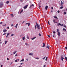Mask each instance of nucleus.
<instances>
[{
  "mask_svg": "<svg viewBox=\"0 0 67 67\" xmlns=\"http://www.w3.org/2000/svg\"><path fill=\"white\" fill-rule=\"evenodd\" d=\"M25 44L27 46L29 45V44H27V43H25Z\"/></svg>",
  "mask_w": 67,
  "mask_h": 67,
  "instance_id": "4be33fe9",
  "label": "nucleus"
},
{
  "mask_svg": "<svg viewBox=\"0 0 67 67\" xmlns=\"http://www.w3.org/2000/svg\"><path fill=\"white\" fill-rule=\"evenodd\" d=\"M10 15L12 16V17H13V14H11Z\"/></svg>",
  "mask_w": 67,
  "mask_h": 67,
  "instance_id": "c85d7f7f",
  "label": "nucleus"
},
{
  "mask_svg": "<svg viewBox=\"0 0 67 67\" xmlns=\"http://www.w3.org/2000/svg\"><path fill=\"white\" fill-rule=\"evenodd\" d=\"M48 24H50L49 23V21H48Z\"/></svg>",
  "mask_w": 67,
  "mask_h": 67,
  "instance_id": "e433bc0d",
  "label": "nucleus"
},
{
  "mask_svg": "<svg viewBox=\"0 0 67 67\" xmlns=\"http://www.w3.org/2000/svg\"><path fill=\"white\" fill-rule=\"evenodd\" d=\"M25 37H23V41H24V40L25 39Z\"/></svg>",
  "mask_w": 67,
  "mask_h": 67,
  "instance_id": "ddd939ff",
  "label": "nucleus"
},
{
  "mask_svg": "<svg viewBox=\"0 0 67 67\" xmlns=\"http://www.w3.org/2000/svg\"><path fill=\"white\" fill-rule=\"evenodd\" d=\"M46 57H44L43 58V59H44Z\"/></svg>",
  "mask_w": 67,
  "mask_h": 67,
  "instance_id": "37998d69",
  "label": "nucleus"
},
{
  "mask_svg": "<svg viewBox=\"0 0 67 67\" xmlns=\"http://www.w3.org/2000/svg\"><path fill=\"white\" fill-rule=\"evenodd\" d=\"M9 34H10V33H7L6 37H8V35H9Z\"/></svg>",
  "mask_w": 67,
  "mask_h": 67,
  "instance_id": "f8f14e48",
  "label": "nucleus"
},
{
  "mask_svg": "<svg viewBox=\"0 0 67 67\" xmlns=\"http://www.w3.org/2000/svg\"><path fill=\"white\" fill-rule=\"evenodd\" d=\"M5 44H7V41H5Z\"/></svg>",
  "mask_w": 67,
  "mask_h": 67,
  "instance_id": "4c0bfd02",
  "label": "nucleus"
},
{
  "mask_svg": "<svg viewBox=\"0 0 67 67\" xmlns=\"http://www.w3.org/2000/svg\"><path fill=\"white\" fill-rule=\"evenodd\" d=\"M16 52H17L16 51H15L14 52H13V54H15V53H16Z\"/></svg>",
  "mask_w": 67,
  "mask_h": 67,
  "instance_id": "f3484780",
  "label": "nucleus"
},
{
  "mask_svg": "<svg viewBox=\"0 0 67 67\" xmlns=\"http://www.w3.org/2000/svg\"><path fill=\"white\" fill-rule=\"evenodd\" d=\"M27 6H28V5H27L24 6V9H26V8L27 7Z\"/></svg>",
  "mask_w": 67,
  "mask_h": 67,
  "instance_id": "7ed1b4c3",
  "label": "nucleus"
},
{
  "mask_svg": "<svg viewBox=\"0 0 67 67\" xmlns=\"http://www.w3.org/2000/svg\"><path fill=\"white\" fill-rule=\"evenodd\" d=\"M65 49H67V47H65Z\"/></svg>",
  "mask_w": 67,
  "mask_h": 67,
  "instance_id": "3c124183",
  "label": "nucleus"
},
{
  "mask_svg": "<svg viewBox=\"0 0 67 67\" xmlns=\"http://www.w3.org/2000/svg\"><path fill=\"white\" fill-rule=\"evenodd\" d=\"M40 7H41V6H40V5H39V8H40Z\"/></svg>",
  "mask_w": 67,
  "mask_h": 67,
  "instance_id": "338daca9",
  "label": "nucleus"
},
{
  "mask_svg": "<svg viewBox=\"0 0 67 67\" xmlns=\"http://www.w3.org/2000/svg\"><path fill=\"white\" fill-rule=\"evenodd\" d=\"M51 8H52V9L53 10V7H52Z\"/></svg>",
  "mask_w": 67,
  "mask_h": 67,
  "instance_id": "603ef678",
  "label": "nucleus"
},
{
  "mask_svg": "<svg viewBox=\"0 0 67 67\" xmlns=\"http://www.w3.org/2000/svg\"><path fill=\"white\" fill-rule=\"evenodd\" d=\"M47 58H48L47 57L46 58V60H47Z\"/></svg>",
  "mask_w": 67,
  "mask_h": 67,
  "instance_id": "c9c22d12",
  "label": "nucleus"
},
{
  "mask_svg": "<svg viewBox=\"0 0 67 67\" xmlns=\"http://www.w3.org/2000/svg\"><path fill=\"white\" fill-rule=\"evenodd\" d=\"M54 18H55V19H58V18L57 17V16H55L54 17Z\"/></svg>",
  "mask_w": 67,
  "mask_h": 67,
  "instance_id": "6ab92c4d",
  "label": "nucleus"
},
{
  "mask_svg": "<svg viewBox=\"0 0 67 67\" xmlns=\"http://www.w3.org/2000/svg\"><path fill=\"white\" fill-rule=\"evenodd\" d=\"M57 32H59V30L57 29Z\"/></svg>",
  "mask_w": 67,
  "mask_h": 67,
  "instance_id": "79ce46f5",
  "label": "nucleus"
},
{
  "mask_svg": "<svg viewBox=\"0 0 67 67\" xmlns=\"http://www.w3.org/2000/svg\"><path fill=\"white\" fill-rule=\"evenodd\" d=\"M47 9H48V6H46L45 7V9L46 10H47Z\"/></svg>",
  "mask_w": 67,
  "mask_h": 67,
  "instance_id": "6e6552de",
  "label": "nucleus"
},
{
  "mask_svg": "<svg viewBox=\"0 0 67 67\" xmlns=\"http://www.w3.org/2000/svg\"><path fill=\"white\" fill-rule=\"evenodd\" d=\"M46 48H48V49H49V47L48 46V44H47V46L46 47Z\"/></svg>",
  "mask_w": 67,
  "mask_h": 67,
  "instance_id": "0eeeda50",
  "label": "nucleus"
},
{
  "mask_svg": "<svg viewBox=\"0 0 67 67\" xmlns=\"http://www.w3.org/2000/svg\"><path fill=\"white\" fill-rule=\"evenodd\" d=\"M7 29H10V28H9V27H7Z\"/></svg>",
  "mask_w": 67,
  "mask_h": 67,
  "instance_id": "473e14b6",
  "label": "nucleus"
},
{
  "mask_svg": "<svg viewBox=\"0 0 67 67\" xmlns=\"http://www.w3.org/2000/svg\"><path fill=\"white\" fill-rule=\"evenodd\" d=\"M7 60H9V58H7Z\"/></svg>",
  "mask_w": 67,
  "mask_h": 67,
  "instance_id": "e2e57ef3",
  "label": "nucleus"
},
{
  "mask_svg": "<svg viewBox=\"0 0 67 67\" xmlns=\"http://www.w3.org/2000/svg\"><path fill=\"white\" fill-rule=\"evenodd\" d=\"M59 12H59V10L58 11V13H59Z\"/></svg>",
  "mask_w": 67,
  "mask_h": 67,
  "instance_id": "c03bdc74",
  "label": "nucleus"
},
{
  "mask_svg": "<svg viewBox=\"0 0 67 67\" xmlns=\"http://www.w3.org/2000/svg\"><path fill=\"white\" fill-rule=\"evenodd\" d=\"M63 31H66V29H63Z\"/></svg>",
  "mask_w": 67,
  "mask_h": 67,
  "instance_id": "b1692460",
  "label": "nucleus"
},
{
  "mask_svg": "<svg viewBox=\"0 0 67 67\" xmlns=\"http://www.w3.org/2000/svg\"><path fill=\"white\" fill-rule=\"evenodd\" d=\"M2 23H3L2 22L0 23V24H2Z\"/></svg>",
  "mask_w": 67,
  "mask_h": 67,
  "instance_id": "09e8293b",
  "label": "nucleus"
},
{
  "mask_svg": "<svg viewBox=\"0 0 67 67\" xmlns=\"http://www.w3.org/2000/svg\"><path fill=\"white\" fill-rule=\"evenodd\" d=\"M7 32L5 33L4 34H3V35H5V34H6Z\"/></svg>",
  "mask_w": 67,
  "mask_h": 67,
  "instance_id": "2f4dec72",
  "label": "nucleus"
},
{
  "mask_svg": "<svg viewBox=\"0 0 67 67\" xmlns=\"http://www.w3.org/2000/svg\"><path fill=\"white\" fill-rule=\"evenodd\" d=\"M3 6V3L2 2H1L0 3V7H2Z\"/></svg>",
  "mask_w": 67,
  "mask_h": 67,
  "instance_id": "f03ea898",
  "label": "nucleus"
},
{
  "mask_svg": "<svg viewBox=\"0 0 67 67\" xmlns=\"http://www.w3.org/2000/svg\"><path fill=\"white\" fill-rule=\"evenodd\" d=\"M9 3V1H7L6 2V3H7V4H8V3Z\"/></svg>",
  "mask_w": 67,
  "mask_h": 67,
  "instance_id": "5701e85b",
  "label": "nucleus"
},
{
  "mask_svg": "<svg viewBox=\"0 0 67 67\" xmlns=\"http://www.w3.org/2000/svg\"><path fill=\"white\" fill-rule=\"evenodd\" d=\"M29 55H33V53H29Z\"/></svg>",
  "mask_w": 67,
  "mask_h": 67,
  "instance_id": "9d476101",
  "label": "nucleus"
},
{
  "mask_svg": "<svg viewBox=\"0 0 67 67\" xmlns=\"http://www.w3.org/2000/svg\"><path fill=\"white\" fill-rule=\"evenodd\" d=\"M43 67H46V65H44L43 66Z\"/></svg>",
  "mask_w": 67,
  "mask_h": 67,
  "instance_id": "864d4df0",
  "label": "nucleus"
},
{
  "mask_svg": "<svg viewBox=\"0 0 67 67\" xmlns=\"http://www.w3.org/2000/svg\"><path fill=\"white\" fill-rule=\"evenodd\" d=\"M54 35H53V37H54Z\"/></svg>",
  "mask_w": 67,
  "mask_h": 67,
  "instance_id": "774afa93",
  "label": "nucleus"
},
{
  "mask_svg": "<svg viewBox=\"0 0 67 67\" xmlns=\"http://www.w3.org/2000/svg\"><path fill=\"white\" fill-rule=\"evenodd\" d=\"M53 33L54 34V35H55V34H56V32L55 31L53 32Z\"/></svg>",
  "mask_w": 67,
  "mask_h": 67,
  "instance_id": "412c9836",
  "label": "nucleus"
},
{
  "mask_svg": "<svg viewBox=\"0 0 67 67\" xmlns=\"http://www.w3.org/2000/svg\"><path fill=\"white\" fill-rule=\"evenodd\" d=\"M24 59H22V60H20V62H23V61H24Z\"/></svg>",
  "mask_w": 67,
  "mask_h": 67,
  "instance_id": "aec40b11",
  "label": "nucleus"
},
{
  "mask_svg": "<svg viewBox=\"0 0 67 67\" xmlns=\"http://www.w3.org/2000/svg\"><path fill=\"white\" fill-rule=\"evenodd\" d=\"M15 62H18V60H16L15 61Z\"/></svg>",
  "mask_w": 67,
  "mask_h": 67,
  "instance_id": "c756f323",
  "label": "nucleus"
},
{
  "mask_svg": "<svg viewBox=\"0 0 67 67\" xmlns=\"http://www.w3.org/2000/svg\"><path fill=\"white\" fill-rule=\"evenodd\" d=\"M64 25V24H62V25H61V26H63V25Z\"/></svg>",
  "mask_w": 67,
  "mask_h": 67,
  "instance_id": "6e6d98bb",
  "label": "nucleus"
},
{
  "mask_svg": "<svg viewBox=\"0 0 67 67\" xmlns=\"http://www.w3.org/2000/svg\"><path fill=\"white\" fill-rule=\"evenodd\" d=\"M60 32H58V36H60Z\"/></svg>",
  "mask_w": 67,
  "mask_h": 67,
  "instance_id": "1a4fd4ad",
  "label": "nucleus"
},
{
  "mask_svg": "<svg viewBox=\"0 0 67 67\" xmlns=\"http://www.w3.org/2000/svg\"><path fill=\"white\" fill-rule=\"evenodd\" d=\"M36 38V37H35L34 38H31V40H34V39H35V38Z\"/></svg>",
  "mask_w": 67,
  "mask_h": 67,
  "instance_id": "a211bd4d",
  "label": "nucleus"
},
{
  "mask_svg": "<svg viewBox=\"0 0 67 67\" xmlns=\"http://www.w3.org/2000/svg\"><path fill=\"white\" fill-rule=\"evenodd\" d=\"M57 25L58 26H59V25L60 26L61 25V24L60 23H58Z\"/></svg>",
  "mask_w": 67,
  "mask_h": 67,
  "instance_id": "9b49d317",
  "label": "nucleus"
},
{
  "mask_svg": "<svg viewBox=\"0 0 67 67\" xmlns=\"http://www.w3.org/2000/svg\"><path fill=\"white\" fill-rule=\"evenodd\" d=\"M26 25L28 24V26H29L30 25V24L29 23H27L26 24Z\"/></svg>",
  "mask_w": 67,
  "mask_h": 67,
  "instance_id": "2eb2a0df",
  "label": "nucleus"
},
{
  "mask_svg": "<svg viewBox=\"0 0 67 67\" xmlns=\"http://www.w3.org/2000/svg\"><path fill=\"white\" fill-rule=\"evenodd\" d=\"M64 27H65L66 28V26L65 25H64Z\"/></svg>",
  "mask_w": 67,
  "mask_h": 67,
  "instance_id": "f704fd0d",
  "label": "nucleus"
},
{
  "mask_svg": "<svg viewBox=\"0 0 67 67\" xmlns=\"http://www.w3.org/2000/svg\"><path fill=\"white\" fill-rule=\"evenodd\" d=\"M21 65H23V63H21L20 64Z\"/></svg>",
  "mask_w": 67,
  "mask_h": 67,
  "instance_id": "0e129e2a",
  "label": "nucleus"
},
{
  "mask_svg": "<svg viewBox=\"0 0 67 67\" xmlns=\"http://www.w3.org/2000/svg\"><path fill=\"white\" fill-rule=\"evenodd\" d=\"M23 0H20V2H23Z\"/></svg>",
  "mask_w": 67,
  "mask_h": 67,
  "instance_id": "a878e982",
  "label": "nucleus"
},
{
  "mask_svg": "<svg viewBox=\"0 0 67 67\" xmlns=\"http://www.w3.org/2000/svg\"><path fill=\"white\" fill-rule=\"evenodd\" d=\"M12 64V62H11L10 63V65H11V64Z\"/></svg>",
  "mask_w": 67,
  "mask_h": 67,
  "instance_id": "69168bd1",
  "label": "nucleus"
},
{
  "mask_svg": "<svg viewBox=\"0 0 67 67\" xmlns=\"http://www.w3.org/2000/svg\"><path fill=\"white\" fill-rule=\"evenodd\" d=\"M35 29H36V25L35 26Z\"/></svg>",
  "mask_w": 67,
  "mask_h": 67,
  "instance_id": "8fccbe9b",
  "label": "nucleus"
},
{
  "mask_svg": "<svg viewBox=\"0 0 67 67\" xmlns=\"http://www.w3.org/2000/svg\"><path fill=\"white\" fill-rule=\"evenodd\" d=\"M36 24L37 28L38 29L40 30V25H38V24H37V23H36Z\"/></svg>",
  "mask_w": 67,
  "mask_h": 67,
  "instance_id": "f257e3e1",
  "label": "nucleus"
},
{
  "mask_svg": "<svg viewBox=\"0 0 67 67\" xmlns=\"http://www.w3.org/2000/svg\"><path fill=\"white\" fill-rule=\"evenodd\" d=\"M36 59H39V58H36Z\"/></svg>",
  "mask_w": 67,
  "mask_h": 67,
  "instance_id": "72a5a7b5",
  "label": "nucleus"
},
{
  "mask_svg": "<svg viewBox=\"0 0 67 67\" xmlns=\"http://www.w3.org/2000/svg\"><path fill=\"white\" fill-rule=\"evenodd\" d=\"M43 46H42V47H45V44L44 43H43Z\"/></svg>",
  "mask_w": 67,
  "mask_h": 67,
  "instance_id": "dca6fc26",
  "label": "nucleus"
},
{
  "mask_svg": "<svg viewBox=\"0 0 67 67\" xmlns=\"http://www.w3.org/2000/svg\"><path fill=\"white\" fill-rule=\"evenodd\" d=\"M65 59H66V60L67 61V57H65Z\"/></svg>",
  "mask_w": 67,
  "mask_h": 67,
  "instance_id": "393cba45",
  "label": "nucleus"
},
{
  "mask_svg": "<svg viewBox=\"0 0 67 67\" xmlns=\"http://www.w3.org/2000/svg\"><path fill=\"white\" fill-rule=\"evenodd\" d=\"M63 8V6H62L60 7V9H62Z\"/></svg>",
  "mask_w": 67,
  "mask_h": 67,
  "instance_id": "bb28decb",
  "label": "nucleus"
},
{
  "mask_svg": "<svg viewBox=\"0 0 67 67\" xmlns=\"http://www.w3.org/2000/svg\"><path fill=\"white\" fill-rule=\"evenodd\" d=\"M13 35H14V34H12L11 35V36H13Z\"/></svg>",
  "mask_w": 67,
  "mask_h": 67,
  "instance_id": "a18cd8bd",
  "label": "nucleus"
},
{
  "mask_svg": "<svg viewBox=\"0 0 67 67\" xmlns=\"http://www.w3.org/2000/svg\"><path fill=\"white\" fill-rule=\"evenodd\" d=\"M64 14H66V12H64Z\"/></svg>",
  "mask_w": 67,
  "mask_h": 67,
  "instance_id": "49530a36",
  "label": "nucleus"
},
{
  "mask_svg": "<svg viewBox=\"0 0 67 67\" xmlns=\"http://www.w3.org/2000/svg\"><path fill=\"white\" fill-rule=\"evenodd\" d=\"M39 5H41V3H39Z\"/></svg>",
  "mask_w": 67,
  "mask_h": 67,
  "instance_id": "58836bf2",
  "label": "nucleus"
},
{
  "mask_svg": "<svg viewBox=\"0 0 67 67\" xmlns=\"http://www.w3.org/2000/svg\"><path fill=\"white\" fill-rule=\"evenodd\" d=\"M15 27L16 28H17V27H17V26H16Z\"/></svg>",
  "mask_w": 67,
  "mask_h": 67,
  "instance_id": "5fc2aeb1",
  "label": "nucleus"
},
{
  "mask_svg": "<svg viewBox=\"0 0 67 67\" xmlns=\"http://www.w3.org/2000/svg\"><path fill=\"white\" fill-rule=\"evenodd\" d=\"M13 24H12L11 25V26H13Z\"/></svg>",
  "mask_w": 67,
  "mask_h": 67,
  "instance_id": "ea45409f",
  "label": "nucleus"
},
{
  "mask_svg": "<svg viewBox=\"0 0 67 67\" xmlns=\"http://www.w3.org/2000/svg\"><path fill=\"white\" fill-rule=\"evenodd\" d=\"M33 6V7H34V4H32V5L30 6V8H31Z\"/></svg>",
  "mask_w": 67,
  "mask_h": 67,
  "instance_id": "4468645a",
  "label": "nucleus"
},
{
  "mask_svg": "<svg viewBox=\"0 0 67 67\" xmlns=\"http://www.w3.org/2000/svg\"><path fill=\"white\" fill-rule=\"evenodd\" d=\"M39 36H41V34H39Z\"/></svg>",
  "mask_w": 67,
  "mask_h": 67,
  "instance_id": "de8ad7c7",
  "label": "nucleus"
},
{
  "mask_svg": "<svg viewBox=\"0 0 67 67\" xmlns=\"http://www.w3.org/2000/svg\"><path fill=\"white\" fill-rule=\"evenodd\" d=\"M23 10H22L20 12V14H21V13H22V12H23Z\"/></svg>",
  "mask_w": 67,
  "mask_h": 67,
  "instance_id": "cd10ccee",
  "label": "nucleus"
},
{
  "mask_svg": "<svg viewBox=\"0 0 67 67\" xmlns=\"http://www.w3.org/2000/svg\"><path fill=\"white\" fill-rule=\"evenodd\" d=\"M17 25H18V24H17L16 25V26H17Z\"/></svg>",
  "mask_w": 67,
  "mask_h": 67,
  "instance_id": "4d7b16f0",
  "label": "nucleus"
},
{
  "mask_svg": "<svg viewBox=\"0 0 67 67\" xmlns=\"http://www.w3.org/2000/svg\"><path fill=\"white\" fill-rule=\"evenodd\" d=\"M15 57L17 56V54H16L15 55Z\"/></svg>",
  "mask_w": 67,
  "mask_h": 67,
  "instance_id": "bf43d9fd",
  "label": "nucleus"
},
{
  "mask_svg": "<svg viewBox=\"0 0 67 67\" xmlns=\"http://www.w3.org/2000/svg\"><path fill=\"white\" fill-rule=\"evenodd\" d=\"M26 60H27V61H28V59H26Z\"/></svg>",
  "mask_w": 67,
  "mask_h": 67,
  "instance_id": "13d9d810",
  "label": "nucleus"
},
{
  "mask_svg": "<svg viewBox=\"0 0 67 67\" xmlns=\"http://www.w3.org/2000/svg\"><path fill=\"white\" fill-rule=\"evenodd\" d=\"M61 6H63V5L64 4V2H63L62 1H61Z\"/></svg>",
  "mask_w": 67,
  "mask_h": 67,
  "instance_id": "20e7f679",
  "label": "nucleus"
},
{
  "mask_svg": "<svg viewBox=\"0 0 67 67\" xmlns=\"http://www.w3.org/2000/svg\"><path fill=\"white\" fill-rule=\"evenodd\" d=\"M64 59V57H61V60H62V61H63V59Z\"/></svg>",
  "mask_w": 67,
  "mask_h": 67,
  "instance_id": "39448f33",
  "label": "nucleus"
},
{
  "mask_svg": "<svg viewBox=\"0 0 67 67\" xmlns=\"http://www.w3.org/2000/svg\"><path fill=\"white\" fill-rule=\"evenodd\" d=\"M19 60L20 59H17V60H18V61H19Z\"/></svg>",
  "mask_w": 67,
  "mask_h": 67,
  "instance_id": "052dcab7",
  "label": "nucleus"
},
{
  "mask_svg": "<svg viewBox=\"0 0 67 67\" xmlns=\"http://www.w3.org/2000/svg\"><path fill=\"white\" fill-rule=\"evenodd\" d=\"M7 30L5 29H4L3 31V32H4V33L5 32H7Z\"/></svg>",
  "mask_w": 67,
  "mask_h": 67,
  "instance_id": "423d86ee",
  "label": "nucleus"
},
{
  "mask_svg": "<svg viewBox=\"0 0 67 67\" xmlns=\"http://www.w3.org/2000/svg\"><path fill=\"white\" fill-rule=\"evenodd\" d=\"M27 38L28 39H29V36L28 35L27 36Z\"/></svg>",
  "mask_w": 67,
  "mask_h": 67,
  "instance_id": "7c9ffc66",
  "label": "nucleus"
},
{
  "mask_svg": "<svg viewBox=\"0 0 67 67\" xmlns=\"http://www.w3.org/2000/svg\"><path fill=\"white\" fill-rule=\"evenodd\" d=\"M3 66V65H1V67H2V66Z\"/></svg>",
  "mask_w": 67,
  "mask_h": 67,
  "instance_id": "680f3d73",
  "label": "nucleus"
},
{
  "mask_svg": "<svg viewBox=\"0 0 67 67\" xmlns=\"http://www.w3.org/2000/svg\"><path fill=\"white\" fill-rule=\"evenodd\" d=\"M48 37H50V36L49 35H48Z\"/></svg>",
  "mask_w": 67,
  "mask_h": 67,
  "instance_id": "a19ab883",
  "label": "nucleus"
}]
</instances>
